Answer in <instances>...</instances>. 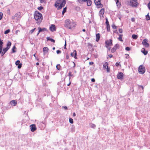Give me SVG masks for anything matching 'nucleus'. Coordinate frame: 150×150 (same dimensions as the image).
Listing matches in <instances>:
<instances>
[{
	"label": "nucleus",
	"instance_id": "obj_60",
	"mask_svg": "<svg viewBox=\"0 0 150 150\" xmlns=\"http://www.w3.org/2000/svg\"><path fill=\"white\" fill-rule=\"evenodd\" d=\"M73 116L74 117L75 116H76V114H75V112H74L73 113Z\"/></svg>",
	"mask_w": 150,
	"mask_h": 150
},
{
	"label": "nucleus",
	"instance_id": "obj_49",
	"mask_svg": "<svg viewBox=\"0 0 150 150\" xmlns=\"http://www.w3.org/2000/svg\"><path fill=\"white\" fill-rule=\"evenodd\" d=\"M112 28L113 29H115L117 28V26L115 25H112Z\"/></svg>",
	"mask_w": 150,
	"mask_h": 150
},
{
	"label": "nucleus",
	"instance_id": "obj_16",
	"mask_svg": "<svg viewBox=\"0 0 150 150\" xmlns=\"http://www.w3.org/2000/svg\"><path fill=\"white\" fill-rule=\"evenodd\" d=\"M123 76V74L122 72H120L117 75V78L118 79H122Z\"/></svg>",
	"mask_w": 150,
	"mask_h": 150
},
{
	"label": "nucleus",
	"instance_id": "obj_35",
	"mask_svg": "<svg viewBox=\"0 0 150 150\" xmlns=\"http://www.w3.org/2000/svg\"><path fill=\"white\" fill-rule=\"evenodd\" d=\"M69 122L70 123H71V124H72L74 122L73 120L71 118H70L69 119Z\"/></svg>",
	"mask_w": 150,
	"mask_h": 150
},
{
	"label": "nucleus",
	"instance_id": "obj_9",
	"mask_svg": "<svg viewBox=\"0 0 150 150\" xmlns=\"http://www.w3.org/2000/svg\"><path fill=\"white\" fill-rule=\"evenodd\" d=\"M94 2L95 4L98 6V8H101L103 6V5L100 3V0H95Z\"/></svg>",
	"mask_w": 150,
	"mask_h": 150
},
{
	"label": "nucleus",
	"instance_id": "obj_33",
	"mask_svg": "<svg viewBox=\"0 0 150 150\" xmlns=\"http://www.w3.org/2000/svg\"><path fill=\"white\" fill-rule=\"evenodd\" d=\"M68 75L69 76V79L70 80L71 77L73 76V75L72 74V72L71 71H69V73Z\"/></svg>",
	"mask_w": 150,
	"mask_h": 150
},
{
	"label": "nucleus",
	"instance_id": "obj_42",
	"mask_svg": "<svg viewBox=\"0 0 150 150\" xmlns=\"http://www.w3.org/2000/svg\"><path fill=\"white\" fill-rule=\"evenodd\" d=\"M43 8V7L42 6L38 7V9L39 10H41Z\"/></svg>",
	"mask_w": 150,
	"mask_h": 150
},
{
	"label": "nucleus",
	"instance_id": "obj_61",
	"mask_svg": "<svg viewBox=\"0 0 150 150\" xmlns=\"http://www.w3.org/2000/svg\"><path fill=\"white\" fill-rule=\"evenodd\" d=\"M66 45H67V44H66V40H65V44H64V46L66 47Z\"/></svg>",
	"mask_w": 150,
	"mask_h": 150
},
{
	"label": "nucleus",
	"instance_id": "obj_63",
	"mask_svg": "<svg viewBox=\"0 0 150 150\" xmlns=\"http://www.w3.org/2000/svg\"><path fill=\"white\" fill-rule=\"evenodd\" d=\"M82 31L83 32H85L86 31V30L84 29H83Z\"/></svg>",
	"mask_w": 150,
	"mask_h": 150
},
{
	"label": "nucleus",
	"instance_id": "obj_15",
	"mask_svg": "<svg viewBox=\"0 0 150 150\" xmlns=\"http://www.w3.org/2000/svg\"><path fill=\"white\" fill-rule=\"evenodd\" d=\"M20 63V61L19 60H18L17 61L16 63L15 64L16 65H18V69H20L22 67V64L21 63Z\"/></svg>",
	"mask_w": 150,
	"mask_h": 150
},
{
	"label": "nucleus",
	"instance_id": "obj_12",
	"mask_svg": "<svg viewBox=\"0 0 150 150\" xmlns=\"http://www.w3.org/2000/svg\"><path fill=\"white\" fill-rule=\"evenodd\" d=\"M31 131L32 132H34L36 129V127L35 124L31 125L30 126Z\"/></svg>",
	"mask_w": 150,
	"mask_h": 150
},
{
	"label": "nucleus",
	"instance_id": "obj_64",
	"mask_svg": "<svg viewBox=\"0 0 150 150\" xmlns=\"http://www.w3.org/2000/svg\"><path fill=\"white\" fill-rule=\"evenodd\" d=\"M141 87L142 88V89H143L144 88V87H143V86H141Z\"/></svg>",
	"mask_w": 150,
	"mask_h": 150
},
{
	"label": "nucleus",
	"instance_id": "obj_8",
	"mask_svg": "<svg viewBox=\"0 0 150 150\" xmlns=\"http://www.w3.org/2000/svg\"><path fill=\"white\" fill-rule=\"evenodd\" d=\"M105 46L107 47H110L112 45V40L110 39L105 41Z\"/></svg>",
	"mask_w": 150,
	"mask_h": 150
},
{
	"label": "nucleus",
	"instance_id": "obj_40",
	"mask_svg": "<svg viewBox=\"0 0 150 150\" xmlns=\"http://www.w3.org/2000/svg\"><path fill=\"white\" fill-rule=\"evenodd\" d=\"M15 48H16V47H15V46H14L12 49V53H14L16 52V51H15V50H14Z\"/></svg>",
	"mask_w": 150,
	"mask_h": 150
},
{
	"label": "nucleus",
	"instance_id": "obj_28",
	"mask_svg": "<svg viewBox=\"0 0 150 150\" xmlns=\"http://www.w3.org/2000/svg\"><path fill=\"white\" fill-rule=\"evenodd\" d=\"M122 35L120 34L119 35V37L118 38V39L119 41H121V42L123 41V40H122Z\"/></svg>",
	"mask_w": 150,
	"mask_h": 150
},
{
	"label": "nucleus",
	"instance_id": "obj_46",
	"mask_svg": "<svg viewBox=\"0 0 150 150\" xmlns=\"http://www.w3.org/2000/svg\"><path fill=\"white\" fill-rule=\"evenodd\" d=\"M57 54H59V53H60L61 52V51L60 50H58L57 51Z\"/></svg>",
	"mask_w": 150,
	"mask_h": 150
},
{
	"label": "nucleus",
	"instance_id": "obj_34",
	"mask_svg": "<svg viewBox=\"0 0 150 150\" xmlns=\"http://www.w3.org/2000/svg\"><path fill=\"white\" fill-rule=\"evenodd\" d=\"M56 68L58 70H59L61 68V66L60 64H58L56 66Z\"/></svg>",
	"mask_w": 150,
	"mask_h": 150
},
{
	"label": "nucleus",
	"instance_id": "obj_23",
	"mask_svg": "<svg viewBox=\"0 0 150 150\" xmlns=\"http://www.w3.org/2000/svg\"><path fill=\"white\" fill-rule=\"evenodd\" d=\"M43 50L44 53H46L48 52L49 50V49L47 47H45L43 48Z\"/></svg>",
	"mask_w": 150,
	"mask_h": 150
},
{
	"label": "nucleus",
	"instance_id": "obj_30",
	"mask_svg": "<svg viewBox=\"0 0 150 150\" xmlns=\"http://www.w3.org/2000/svg\"><path fill=\"white\" fill-rule=\"evenodd\" d=\"M132 37L133 39H136L138 37V36L136 35L133 34L132 35Z\"/></svg>",
	"mask_w": 150,
	"mask_h": 150
},
{
	"label": "nucleus",
	"instance_id": "obj_51",
	"mask_svg": "<svg viewBox=\"0 0 150 150\" xmlns=\"http://www.w3.org/2000/svg\"><path fill=\"white\" fill-rule=\"evenodd\" d=\"M131 21L132 22H134L135 21V19L134 18H131Z\"/></svg>",
	"mask_w": 150,
	"mask_h": 150
},
{
	"label": "nucleus",
	"instance_id": "obj_53",
	"mask_svg": "<svg viewBox=\"0 0 150 150\" xmlns=\"http://www.w3.org/2000/svg\"><path fill=\"white\" fill-rule=\"evenodd\" d=\"M108 56L110 58H111L113 57V55L112 54H110L108 55Z\"/></svg>",
	"mask_w": 150,
	"mask_h": 150
},
{
	"label": "nucleus",
	"instance_id": "obj_18",
	"mask_svg": "<svg viewBox=\"0 0 150 150\" xmlns=\"http://www.w3.org/2000/svg\"><path fill=\"white\" fill-rule=\"evenodd\" d=\"M20 16V13L19 12L18 13L15 14L14 16H13L12 17V19H15V18H19Z\"/></svg>",
	"mask_w": 150,
	"mask_h": 150
},
{
	"label": "nucleus",
	"instance_id": "obj_48",
	"mask_svg": "<svg viewBox=\"0 0 150 150\" xmlns=\"http://www.w3.org/2000/svg\"><path fill=\"white\" fill-rule=\"evenodd\" d=\"M119 32L120 33H122V29H120L119 30Z\"/></svg>",
	"mask_w": 150,
	"mask_h": 150
},
{
	"label": "nucleus",
	"instance_id": "obj_4",
	"mask_svg": "<svg viewBox=\"0 0 150 150\" xmlns=\"http://www.w3.org/2000/svg\"><path fill=\"white\" fill-rule=\"evenodd\" d=\"M11 45V42L8 41L6 45L7 47L4 48L3 49V51H1V52L0 53L1 54V56H3L6 53V52L8 51V50L10 48V46Z\"/></svg>",
	"mask_w": 150,
	"mask_h": 150
},
{
	"label": "nucleus",
	"instance_id": "obj_39",
	"mask_svg": "<svg viewBox=\"0 0 150 150\" xmlns=\"http://www.w3.org/2000/svg\"><path fill=\"white\" fill-rule=\"evenodd\" d=\"M106 22H105V23L106 25H109V22L108 21V19L107 18H106Z\"/></svg>",
	"mask_w": 150,
	"mask_h": 150
},
{
	"label": "nucleus",
	"instance_id": "obj_26",
	"mask_svg": "<svg viewBox=\"0 0 150 150\" xmlns=\"http://www.w3.org/2000/svg\"><path fill=\"white\" fill-rule=\"evenodd\" d=\"M116 4L117 7H120L121 6L120 2L119 1V0H117L116 2Z\"/></svg>",
	"mask_w": 150,
	"mask_h": 150
},
{
	"label": "nucleus",
	"instance_id": "obj_43",
	"mask_svg": "<svg viewBox=\"0 0 150 150\" xmlns=\"http://www.w3.org/2000/svg\"><path fill=\"white\" fill-rule=\"evenodd\" d=\"M125 58L127 59H128V58H129V54H125Z\"/></svg>",
	"mask_w": 150,
	"mask_h": 150
},
{
	"label": "nucleus",
	"instance_id": "obj_31",
	"mask_svg": "<svg viewBox=\"0 0 150 150\" xmlns=\"http://www.w3.org/2000/svg\"><path fill=\"white\" fill-rule=\"evenodd\" d=\"M146 18L147 21L150 20V17L149 15V13H148L147 15L146 16Z\"/></svg>",
	"mask_w": 150,
	"mask_h": 150
},
{
	"label": "nucleus",
	"instance_id": "obj_55",
	"mask_svg": "<svg viewBox=\"0 0 150 150\" xmlns=\"http://www.w3.org/2000/svg\"><path fill=\"white\" fill-rule=\"evenodd\" d=\"M115 65L116 66H118L119 65V63L118 62H116L115 64Z\"/></svg>",
	"mask_w": 150,
	"mask_h": 150
},
{
	"label": "nucleus",
	"instance_id": "obj_54",
	"mask_svg": "<svg viewBox=\"0 0 150 150\" xmlns=\"http://www.w3.org/2000/svg\"><path fill=\"white\" fill-rule=\"evenodd\" d=\"M66 58L67 59H68L69 58V56L68 54H67L66 56Z\"/></svg>",
	"mask_w": 150,
	"mask_h": 150
},
{
	"label": "nucleus",
	"instance_id": "obj_6",
	"mask_svg": "<svg viewBox=\"0 0 150 150\" xmlns=\"http://www.w3.org/2000/svg\"><path fill=\"white\" fill-rule=\"evenodd\" d=\"M138 71L140 74H143L145 72V69L144 66L141 65L139 67Z\"/></svg>",
	"mask_w": 150,
	"mask_h": 150
},
{
	"label": "nucleus",
	"instance_id": "obj_45",
	"mask_svg": "<svg viewBox=\"0 0 150 150\" xmlns=\"http://www.w3.org/2000/svg\"><path fill=\"white\" fill-rule=\"evenodd\" d=\"M35 28H34V29H32V30H31L30 31V33H31V34H32L33 32H34V30H35Z\"/></svg>",
	"mask_w": 150,
	"mask_h": 150
},
{
	"label": "nucleus",
	"instance_id": "obj_17",
	"mask_svg": "<svg viewBox=\"0 0 150 150\" xmlns=\"http://www.w3.org/2000/svg\"><path fill=\"white\" fill-rule=\"evenodd\" d=\"M50 30L52 32L55 31L56 27L55 25H52L50 28Z\"/></svg>",
	"mask_w": 150,
	"mask_h": 150
},
{
	"label": "nucleus",
	"instance_id": "obj_58",
	"mask_svg": "<svg viewBox=\"0 0 150 150\" xmlns=\"http://www.w3.org/2000/svg\"><path fill=\"white\" fill-rule=\"evenodd\" d=\"M70 84H71V82H70V81L69 80V83H68V84H67V85L68 86H69L70 85Z\"/></svg>",
	"mask_w": 150,
	"mask_h": 150
},
{
	"label": "nucleus",
	"instance_id": "obj_38",
	"mask_svg": "<svg viewBox=\"0 0 150 150\" xmlns=\"http://www.w3.org/2000/svg\"><path fill=\"white\" fill-rule=\"evenodd\" d=\"M107 29L108 31H109L110 30V25H107Z\"/></svg>",
	"mask_w": 150,
	"mask_h": 150
},
{
	"label": "nucleus",
	"instance_id": "obj_29",
	"mask_svg": "<svg viewBox=\"0 0 150 150\" xmlns=\"http://www.w3.org/2000/svg\"><path fill=\"white\" fill-rule=\"evenodd\" d=\"M78 1L79 3L82 4L83 2H86L87 0H77Z\"/></svg>",
	"mask_w": 150,
	"mask_h": 150
},
{
	"label": "nucleus",
	"instance_id": "obj_2",
	"mask_svg": "<svg viewBox=\"0 0 150 150\" xmlns=\"http://www.w3.org/2000/svg\"><path fill=\"white\" fill-rule=\"evenodd\" d=\"M34 16L36 23L38 24H39L43 19L42 14L37 11L35 12Z\"/></svg>",
	"mask_w": 150,
	"mask_h": 150
},
{
	"label": "nucleus",
	"instance_id": "obj_11",
	"mask_svg": "<svg viewBox=\"0 0 150 150\" xmlns=\"http://www.w3.org/2000/svg\"><path fill=\"white\" fill-rule=\"evenodd\" d=\"M142 44L146 47H149V44L148 43V41L147 39H144L142 42Z\"/></svg>",
	"mask_w": 150,
	"mask_h": 150
},
{
	"label": "nucleus",
	"instance_id": "obj_56",
	"mask_svg": "<svg viewBox=\"0 0 150 150\" xmlns=\"http://www.w3.org/2000/svg\"><path fill=\"white\" fill-rule=\"evenodd\" d=\"M89 63L90 65H92L93 64V62H90Z\"/></svg>",
	"mask_w": 150,
	"mask_h": 150
},
{
	"label": "nucleus",
	"instance_id": "obj_7",
	"mask_svg": "<svg viewBox=\"0 0 150 150\" xmlns=\"http://www.w3.org/2000/svg\"><path fill=\"white\" fill-rule=\"evenodd\" d=\"M103 66L104 69H106L108 72L110 71V68L109 67V64L108 62H105L104 63L103 65Z\"/></svg>",
	"mask_w": 150,
	"mask_h": 150
},
{
	"label": "nucleus",
	"instance_id": "obj_13",
	"mask_svg": "<svg viewBox=\"0 0 150 150\" xmlns=\"http://www.w3.org/2000/svg\"><path fill=\"white\" fill-rule=\"evenodd\" d=\"M105 12V9L104 8H102L99 11V15L100 18L103 17V15Z\"/></svg>",
	"mask_w": 150,
	"mask_h": 150
},
{
	"label": "nucleus",
	"instance_id": "obj_62",
	"mask_svg": "<svg viewBox=\"0 0 150 150\" xmlns=\"http://www.w3.org/2000/svg\"><path fill=\"white\" fill-rule=\"evenodd\" d=\"M39 63L38 62H37L36 63V64L37 65H39Z\"/></svg>",
	"mask_w": 150,
	"mask_h": 150
},
{
	"label": "nucleus",
	"instance_id": "obj_24",
	"mask_svg": "<svg viewBox=\"0 0 150 150\" xmlns=\"http://www.w3.org/2000/svg\"><path fill=\"white\" fill-rule=\"evenodd\" d=\"M96 41L97 42H98L100 38V35L99 33H98L96 34Z\"/></svg>",
	"mask_w": 150,
	"mask_h": 150
},
{
	"label": "nucleus",
	"instance_id": "obj_21",
	"mask_svg": "<svg viewBox=\"0 0 150 150\" xmlns=\"http://www.w3.org/2000/svg\"><path fill=\"white\" fill-rule=\"evenodd\" d=\"M39 31L38 32L37 34V35H38L40 33L42 32V31H46V29L45 28H38Z\"/></svg>",
	"mask_w": 150,
	"mask_h": 150
},
{
	"label": "nucleus",
	"instance_id": "obj_47",
	"mask_svg": "<svg viewBox=\"0 0 150 150\" xmlns=\"http://www.w3.org/2000/svg\"><path fill=\"white\" fill-rule=\"evenodd\" d=\"M40 3H42L45 2V1L46 0H40Z\"/></svg>",
	"mask_w": 150,
	"mask_h": 150
},
{
	"label": "nucleus",
	"instance_id": "obj_25",
	"mask_svg": "<svg viewBox=\"0 0 150 150\" xmlns=\"http://www.w3.org/2000/svg\"><path fill=\"white\" fill-rule=\"evenodd\" d=\"M47 41L50 40V41H51V42H53L54 43L55 42L54 40L49 37H47Z\"/></svg>",
	"mask_w": 150,
	"mask_h": 150
},
{
	"label": "nucleus",
	"instance_id": "obj_44",
	"mask_svg": "<svg viewBox=\"0 0 150 150\" xmlns=\"http://www.w3.org/2000/svg\"><path fill=\"white\" fill-rule=\"evenodd\" d=\"M125 50L127 51H129L130 50V48L129 47H127L125 48Z\"/></svg>",
	"mask_w": 150,
	"mask_h": 150
},
{
	"label": "nucleus",
	"instance_id": "obj_5",
	"mask_svg": "<svg viewBox=\"0 0 150 150\" xmlns=\"http://www.w3.org/2000/svg\"><path fill=\"white\" fill-rule=\"evenodd\" d=\"M137 0H130V5L133 7H136L138 5Z\"/></svg>",
	"mask_w": 150,
	"mask_h": 150
},
{
	"label": "nucleus",
	"instance_id": "obj_14",
	"mask_svg": "<svg viewBox=\"0 0 150 150\" xmlns=\"http://www.w3.org/2000/svg\"><path fill=\"white\" fill-rule=\"evenodd\" d=\"M76 55V51L75 50H74L73 52L71 54V56L72 57H73L75 59H77Z\"/></svg>",
	"mask_w": 150,
	"mask_h": 150
},
{
	"label": "nucleus",
	"instance_id": "obj_37",
	"mask_svg": "<svg viewBox=\"0 0 150 150\" xmlns=\"http://www.w3.org/2000/svg\"><path fill=\"white\" fill-rule=\"evenodd\" d=\"M10 31V30L9 29L7 30L4 32V34H6L8 33Z\"/></svg>",
	"mask_w": 150,
	"mask_h": 150
},
{
	"label": "nucleus",
	"instance_id": "obj_19",
	"mask_svg": "<svg viewBox=\"0 0 150 150\" xmlns=\"http://www.w3.org/2000/svg\"><path fill=\"white\" fill-rule=\"evenodd\" d=\"M3 42L0 38V53L1 52L3 47Z\"/></svg>",
	"mask_w": 150,
	"mask_h": 150
},
{
	"label": "nucleus",
	"instance_id": "obj_36",
	"mask_svg": "<svg viewBox=\"0 0 150 150\" xmlns=\"http://www.w3.org/2000/svg\"><path fill=\"white\" fill-rule=\"evenodd\" d=\"M88 46L89 47L91 48L93 47V45L90 43H88Z\"/></svg>",
	"mask_w": 150,
	"mask_h": 150
},
{
	"label": "nucleus",
	"instance_id": "obj_57",
	"mask_svg": "<svg viewBox=\"0 0 150 150\" xmlns=\"http://www.w3.org/2000/svg\"><path fill=\"white\" fill-rule=\"evenodd\" d=\"M64 109L65 110H67V106H64Z\"/></svg>",
	"mask_w": 150,
	"mask_h": 150
},
{
	"label": "nucleus",
	"instance_id": "obj_59",
	"mask_svg": "<svg viewBox=\"0 0 150 150\" xmlns=\"http://www.w3.org/2000/svg\"><path fill=\"white\" fill-rule=\"evenodd\" d=\"M92 127H93V128H94L95 127V125H94V124H92Z\"/></svg>",
	"mask_w": 150,
	"mask_h": 150
},
{
	"label": "nucleus",
	"instance_id": "obj_32",
	"mask_svg": "<svg viewBox=\"0 0 150 150\" xmlns=\"http://www.w3.org/2000/svg\"><path fill=\"white\" fill-rule=\"evenodd\" d=\"M67 10V8L65 7L63 8V11L62 12V14L63 15L64 14V13L66 12Z\"/></svg>",
	"mask_w": 150,
	"mask_h": 150
},
{
	"label": "nucleus",
	"instance_id": "obj_27",
	"mask_svg": "<svg viewBox=\"0 0 150 150\" xmlns=\"http://www.w3.org/2000/svg\"><path fill=\"white\" fill-rule=\"evenodd\" d=\"M87 2V4L88 6H90L92 4V1L91 0H87V1H86Z\"/></svg>",
	"mask_w": 150,
	"mask_h": 150
},
{
	"label": "nucleus",
	"instance_id": "obj_22",
	"mask_svg": "<svg viewBox=\"0 0 150 150\" xmlns=\"http://www.w3.org/2000/svg\"><path fill=\"white\" fill-rule=\"evenodd\" d=\"M141 52L143 53V54L144 55H146L148 53V51H146L145 50V49L144 48H142Z\"/></svg>",
	"mask_w": 150,
	"mask_h": 150
},
{
	"label": "nucleus",
	"instance_id": "obj_20",
	"mask_svg": "<svg viewBox=\"0 0 150 150\" xmlns=\"http://www.w3.org/2000/svg\"><path fill=\"white\" fill-rule=\"evenodd\" d=\"M10 103L11 105L15 106L17 105V102L16 100H12L10 101Z\"/></svg>",
	"mask_w": 150,
	"mask_h": 150
},
{
	"label": "nucleus",
	"instance_id": "obj_10",
	"mask_svg": "<svg viewBox=\"0 0 150 150\" xmlns=\"http://www.w3.org/2000/svg\"><path fill=\"white\" fill-rule=\"evenodd\" d=\"M119 47V45L118 44H116L114 47L111 49V52L114 53L115 52L116 50Z\"/></svg>",
	"mask_w": 150,
	"mask_h": 150
},
{
	"label": "nucleus",
	"instance_id": "obj_41",
	"mask_svg": "<svg viewBox=\"0 0 150 150\" xmlns=\"http://www.w3.org/2000/svg\"><path fill=\"white\" fill-rule=\"evenodd\" d=\"M3 13L2 12H0V20L2 18Z\"/></svg>",
	"mask_w": 150,
	"mask_h": 150
},
{
	"label": "nucleus",
	"instance_id": "obj_52",
	"mask_svg": "<svg viewBox=\"0 0 150 150\" xmlns=\"http://www.w3.org/2000/svg\"><path fill=\"white\" fill-rule=\"evenodd\" d=\"M91 81L92 82H95V79L94 78H92L91 79Z\"/></svg>",
	"mask_w": 150,
	"mask_h": 150
},
{
	"label": "nucleus",
	"instance_id": "obj_1",
	"mask_svg": "<svg viewBox=\"0 0 150 150\" xmlns=\"http://www.w3.org/2000/svg\"><path fill=\"white\" fill-rule=\"evenodd\" d=\"M76 25V24L75 22L73 21H71L69 19H67L65 21L64 25L65 27L70 29L75 27Z\"/></svg>",
	"mask_w": 150,
	"mask_h": 150
},
{
	"label": "nucleus",
	"instance_id": "obj_3",
	"mask_svg": "<svg viewBox=\"0 0 150 150\" xmlns=\"http://www.w3.org/2000/svg\"><path fill=\"white\" fill-rule=\"evenodd\" d=\"M65 4V0H56L54 6L58 10H59L64 7Z\"/></svg>",
	"mask_w": 150,
	"mask_h": 150
},
{
	"label": "nucleus",
	"instance_id": "obj_50",
	"mask_svg": "<svg viewBox=\"0 0 150 150\" xmlns=\"http://www.w3.org/2000/svg\"><path fill=\"white\" fill-rule=\"evenodd\" d=\"M148 8L150 10V1H149V3L148 4Z\"/></svg>",
	"mask_w": 150,
	"mask_h": 150
}]
</instances>
